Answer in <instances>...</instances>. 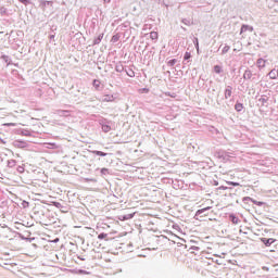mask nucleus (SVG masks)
<instances>
[{
	"label": "nucleus",
	"instance_id": "nucleus-1",
	"mask_svg": "<svg viewBox=\"0 0 278 278\" xmlns=\"http://www.w3.org/2000/svg\"><path fill=\"white\" fill-rule=\"evenodd\" d=\"M97 123L100 125V127L104 134H110V131H112V121H110L103 116H100L97 119Z\"/></svg>",
	"mask_w": 278,
	"mask_h": 278
},
{
	"label": "nucleus",
	"instance_id": "nucleus-2",
	"mask_svg": "<svg viewBox=\"0 0 278 278\" xmlns=\"http://www.w3.org/2000/svg\"><path fill=\"white\" fill-rule=\"evenodd\" d=\"M210 210H212V206H206L203 208H199L195 214H194V219L195 220H200V218H203L205 216H207L210 213Z\"/></svg>",
	"mask_w": 278,
	"mask_h": 278
},
{
	"label": "nucleus",
	"instance_id": "nucleus-3",
	"mask_svg": "<svg viewBox=\"0 0 278 278\" xmlns=\"http://www.w3.org/2000/svg\"><path fill=\"white\" fill-rule=\"evenodd\" d=\"M21 34H23L22 30H11L10 34H5V37H8V40L11 45H14V42H16L18 40V36H21Z\"/></svg>",
	"mask_w": 278,
	"mask_h": 278
},
{
	"label": "nucleus",
	"instance_id": "nucleus-4",
	"mask_svg": "<svg viewBox=\"0 0 278 278\" xmlns=\"http://www.w3.org/2000/svg\"><path fill=\"white\" fill-rule=\"evenodd\" d=\"M242 203H245V204L253 203V205H257L258 207L266 205V202L257 201L251 197H243Z\"/></svg>",
	"mask_w": 278,
	"mask_h": 278
},
{
	"label": "nucleus",
	"instance_id": "nucleus-5",
	"mask_svg": "<svg viewBox=\"0 0 278 278\" xmlns=\"http://www.w3.org/2000/svg\"><path fill=\"white\" fill-rule=\"evenodd\" d=\"M13 147H15L16 149H27V147H29V143H27V141L23 139H16L13 141Z\"/></svg>",
	"mask_w": 278,
	"mask_h": 278
},
{
	"label": "nucleus",
	"instance_id": "nucleus-6",
	"mask_svg": "<svg viewBox=\"0 0 278 278\" xmlns=\"http://www.w3.org/2000/svg\"><path fill=\"white\" fill-rule=\"evenodd\" d=\"M260 242H262V244H264V247H273V244H275V242H277V239L275 238H260Z\"/></svg>",
	"mask_w": 278,
	"mask_h": 278
},
{
	"label": "nucleus",
	"instance_id": "nucleus-7",
	"mask_svg": "<svg viewBox=\"0 0 278 278\" xmlns=\"http://www.w3.org/2000/svg\"><path fill=\"white\" fill-rule=\"evenodd\" d=\"M216 155L218 160H223V162H227L229 160V154L227 153V151H218L216 152Z\"/></svg>",
	"mask_w": 278,
	"mask_h": 278
},
{
	"label": "nucleus",
	"instance_id": "nucleus-8",
	"mask_svg": "<svg viewBox=\"0 0 278 278\" xmlns=\"http://www.w3.org/2000/svg\"><path fill=\"white\" fill-rule=\"evenodd\" d=\"M257 101L261 103V108H268V96L262 94Z\"/></svg>",
	"mask_w": 278,
	"mask_h": 278
},
{
	"label": "nucleus",
	"instance_id": "nucleus-9",
	"mask_svg": "<svg viewBox=\"0 0 278 278\" xmlns=\"http://www.w3.org/2000/svg\"><path fill=\"white\" fill-rule=\"evenodd\" d=\"M102 101H103V103H114L116 101V96H114V94H104Z\"/></svg>",
	"mask_w": 278,
	"mask_h": 278
},
{
	"label": "nucleus",
	"instance_id": "nucleus-10",
	"mask_svg": "<svg viewBox=\"0 0 278 278\" xmlns=\"http://www.w3.org/2000/svg\"><path fill=\"white\" fill-rule=\"evenodd\" d=\"M233 94V87L228 85L224 91L225 99H231V96Z\"/></svg>",
	"mask_w": 278,
	"mask_h": 278
},
{
	"label": "nucleus",
	"instance_id": "nucleus-11",
	"mask_svg": "<svg viewBox=\"0 0 278 278\" xmlns=\"http://www.w3.org/2000/svg\"><path fill=\"white\" fill-rule=\"evenodd\" d=\"M243 79L249 80L252 79V81H255V77H253V72L251 70L247 68L243 73Z\"/></svg>",
	"mask_w": 278,
	"mask_h": 278
},
{
	"label": "nucleus",
	"instance_id": "nucleus-12",
	"mask_svg": "<svg viewBox=\"0 0 278 278\" xmlns=\"http://www.w3.org/2000/svg\"><path fill=\"white\" fill-rule=\"evenodd\" d=\"M92 86L97 92H101L103 90V87H101V80L100 79H93Z\"/></svg>",
	"mask_w": 278,
	"mask_h": 278
},
{
	"label": "nucleus",
	"instance_id": "nucleus-13",
	"mask_svg": "<svg viewBox=\"0 0 278 278\" xmlns=\"http://www.w3.org/2000/svg\"><path fill=\"white\" fill-rule=\"evenodd\" d=\"M228 218L232 225H238V223H240V217H238L235 213H230Z\"/></svg>",
	"mask_w": 278,
	"mask_h": 278
},
{
	"label": "nucleus",
	"instance_id": "nucleus-14",
	"mask_svg": "<svg viewBox=\"0 0 278 278\" xmlns=\"http://www.w3.org/2000/svg\"><path fill=\"white\" fill-rule=\"evenodd\" d=\"M247 31H253V26L249 24H242L240 28V34H244Z\"/></svg>",
	"mask_w": 278,
	"mask_h": 278
},
{
	"label": "nucleus",
	"instance_id": "nucleus-15",
	"mask_svg": "<svg viewBox=\"0 0 278 278\" xmlns=\"http://www.w3.org/2000/svg\"><path fill=\"white\" fill-rule=\"evenodd\" d=\"M47 5H53V1H49V0L39 1V7L41 8V10L45 11V8H47Z\"/></svg>",
	"mask_w": 278,
	"mask_h": 278
},
{
	"label": "nucleus",
	"instance_id": "nucleus-16",
	"mask_svg": "<svg viewBox=\"0 0 278 278\" xmlns=\"http://www.w3.org/2000/svg\"><path fill=\"white\" fill-rule=\"evenodd\" d=\"M136 216V213H129L119 216V220H131Z\"/></svg>",
	"mask_w": 278,
	"mask_h": 278
},
{
	"label": "nucleus",
	"instance_id": "nucleus-17",
	"mask_svg": "<svg viewBox=\"0 0 278 278\" xmlns=\"http://www.w3.org/2000/svg\"><path fill=\"white\" fill-rule=\"evenodd\" d=\"M103 36H104V34L101 33L99 36L94 37V39L92 41V47H94L97 45H101V40H103Z\"/></svg>",
	"mask_w": 278,
	"mask_h": 278
},
{
	"label": "nucleus",
	"instance_id": "nucleus-18",
	"mask_svg": "<svg viewBox=\"0 0 278 278\" xmlns=\"http://www.w3.org/2000/svg\"><path fill=\"white\" fill-rule=\"evenodd\" d=\"M92 155H97L98 157H108V153L99 150H92Z\"/></svg>",
	"mask_w": 278,
	"mask_h": 278
},
{
	"label": "nucleus",
	"instance_id": "nucleus-19",
	"mask_svg": "<svg viewBox=\"0 0 278 278\" xmlns=\"http://www.w3.org/2000/svg\"><path fill=\"white\" fill-rule=\"evenodd\" d=\"M20 136H26L27 138H31V132L29 129L22 128L20 129Z\"/></svg>",
	"mask_w": 278,
	"mask_h": 278
},
{
	"label": "nucleus",
	"instance_id": "nucleus-20",
	"mask_svg": "<svg viewBox=\"0 0 278 278\" xmlns=\"http://www.w3.org/2000/svg\"><path fill=\"white\" fill-rule=\"evenodd\" d=\"M269 79H277L278 78V70L274 68L268 73Z\"/></svg>",
	"mask_w": 278,
	"mask_h": 278
},
{
	"label": "nucleus",
	"instance_id": "nucleus-21",
	"mask_svg": "<svg viewBox=\"0 0 278 278\" xmlns=\"http://www.w3.org/2000/svg\"><path fill=\"white\" fill-rule=\"evenodd\" d=\"M235 110H236V112H242V110H244V104L240 101H237L235 103Z\"/></svg>",
	"mask_w": 278,
	"mask_h": 278
},
{
	"label": "nucleus",
	"instance_id": "nucleus-22",
	"mask_svg": "<svg viewBox=\"0 0 278 278\" xmlns=\"http://www.w3.org/2000/svg\"><path fill=\"white\" fill-rule=\"evenodd\" d=\"M56 114L59 115V116H71V111H68V110H58L56 111Z\"/></svg>",
	"mask_w": 278,
	"mask_h": 278
},
{
	"label": "nucleus",
	"instance_id": "nucleus-23",
	"mask_svg": "<svg viewBox=\"0 0 278 278\" xmlns=\"http://www.w3.org/2000/svg\"><path fill=\"white\" fill-rule=\"evenodd\" d=\"M184 62L190 63L192 62V53L191 52H185L184 54Z\"/></svg>",
	"mask_w": 278,
	"mask_h": 278
},
{
	"label": "nucleus",
	"instance_id": "nucleus-24",
	"mask_svg": "<svg viewBox=\"0 0 278 278\" xmlns=\"http://www.w3.org/2000/svg\"><path fill=\"white\" fill-rule=\"evenodd\" d=\"M258 68H265L266 67V60H264L263 58H260L256 62Z\"/></svg>",
	"mask_w": 278,
	"mask_h": 278
},
{
	"label": "nucleus",
	"instance_id": "nucleus-25",
	"mask_svg": "<svg viewBox=\"0 0 278 278\" xmlns=\"http://www.w3.org/2000/svg\"><path fill=\"white\" fill-rule=\"evenodd\" d=\"M0 58H1V60H2L5 64H8V65H10L11 62H12V59L10 58V55L2 54Z\"/></svg>",
	"mask_w": 278,
	"mask_h": 278
},
{
	"label": "nucleus",
	"instance_id": "nucleus-26",
	"mask_svg": "<svg viewBox=\"0 0 278 278\" xmlns=\"http://www.w3.org/2000/svg\"><path fill=\"white\" fill-rule=\"evenodd\" d=\"M115 71H116V73H123V72H125V66H123V63H117L116 65H115Z\"/></svg>",
	"mask_w": 278,
	"mask_h": 278
},
{
	"label": "nucleus",
	"instance_id": "nucleus-27",
	"mask_svg": "<svg viewBox=\"0 0 278 278\" xmlns=\"http://www.w3.org/2000/svg\"><path fill=\"white\" fill-rule=\"evenodd\" d=\"M14 166H16V160H8L7 161L8 168H14Z\"/></svg>",
	"mask_w": 278,
	"mask_h": 278
},
{
	"label": "nucleus",
	"instance_id": "nucleus-28",
	"mask_svg": "<svg viewBox=\"0 0 278 278\" xmlns=\"http://www.w3.org/2000/svg\"><path fill=\"white\" fill-rule=\"evenodd\" d=\"M192 42H193V46L195 47V51H197L198 53H200L199 37H193Z\"/></svg>",
	"mask_w": 278,
	"mask_h": 278
},
{
	"label": "nucleus",
	"instance_id": "nucleus-29",
	"mask_svg": "<svg viewBox=\"0 0 278 278\" xmlns=\"http://www.w3.org/2000/svg\"><path fill=\"white\" fill-rule=\"evenodd\" d=\"M46 149H59V146L55 142H48L46 143Z\"/></svg>",
	"mask_w": 278,
	"mask_h": 278
},
{
	"label": "nucleus",
	"instance_id": "nucleus-30",
	"mask_svg": "<svg viewBox=\"0 0 278 278\" xmlns=\"http://www.w3.org/2000/svg\"><path fill=\"white\" fill-rule=\"evenodd\" d=\"M213 71L216 73V75H220V73H223V66L214 65Z\"/></svg>",
	"mask_w": 278,
	"mask_h": 278
},
{
	"label": "nucleus",
	"instance_id": "nucleus-31",
	"mask_svg": "<svg viewBox=\"0 0 278 278\" xmlns=\"http://www.w3.org/2000/svg\"><path fill=\"white\" fill-rule=\"evenodd\" d=\"M119 40H121V34H118V33L113 35L112 38H111V42H113V43H116Z\"/></svg>",
	"mask_w": 278,
	"mask_h": 278
},
{
	"label": "nucleus",
	"instance_id": "nucleus-32",
	"mask_svg": "<svg viewBox=\"0 0 278 278\" xmlns=\"http://www.w3.org/2000/svg\"><path fill=\"white\" fill-rule=\"evenodd\" d=\"M125 73L128 77H131V78L136 77V72H134L131 68L125 70Z\"/></svg>",
	"mask_w": 278,
	"mask_h": 278
},
{
	"label": "nucleus",
	"instance_id": "nucleus-33",
	"mask_svg": "<svg viewBox=\"0 0 278 278\" xmlns=\"http://www.w3.org/2000/svg\"><path fill=\"white\" fill-rule=\"evenodd\" d=\"M150 38L152 40H157V38H160V34H157V31H151L150 33Z\"/></svg>",
	"mask_w": 278,
	"mask_h": 278
},
{
	"label": "nucleus",
	"instance_id": "nucleus-34",
	"mask_svg": "<svg viewBox=\"0 0 278 278\" xmlns=\"http://www.w3.org/2000/svg\"><path fill=\"white\" fill-rule=\"evenodd\" d=\"M229 49H231V47H229L228 45H225V47L222 49V55L229 53Z\"/></svg>",
	"mask_w": 278,
	"mask_h": 278
},
{
	"label": "nucleus",
	"instance_id": "nucleus-35",
	"mask_svg": "<svg viewBox=\"0 0 278 278\" xmlns=\"http://www.w3.org/2000/svg\"><path fill=\"white\" fill-rule=\"evenodd\" d=\"M167 66H175L177 64V59H170L169 61L166 62Z\"/></svg>",
	"mask_w": 278,
	"mask_h": 278
},
{
	"label": "nucleus",
	"instance_id": "nucleus-36",
	"mask_svg": "<svg viewBox=\"0 0 278 278\" xmlns=\"http://www.w3.org/2000/svg\"><path fill=\"white\" fill-rule=\"evenodd\" d=\"M52 205H53V207H56L58 210H62V203H60L58 201H53Z\"/></svg>",
	"mask_w": 278,
	"mask_h": 278
},
{
	"label": "nucleus",
	"instance_id": "nucleus-37",
	"mask_svg": "<svg viewBox=\"0 0 278 278\" xmlns=\"http://www.w3.org/2000/svg\"><path fill=\"white\" fill-rule=\"evenodd\" d=\"M105 238H108V233L105 232H101L98 235V240H105Z\"/></svg>",
	"mask_w": 278,
	"mask_h": 278
},
{
	"label": "nucleus",
	"instance_id": "nucleus-38",
	"mask_svg": "<svg viewBox=\"0 0 278 278\" xmlns=\"http://www.w3.org/2000/svg\"><path fill=\"white\" fill-rule=\"evenodd\" d=\"M101 175H110V169L106 167H103L100 169Z\"/></svg>",
	"mask_w": 278,
	"mask_h": 278
},
{
	"label": "nucleus",
	"instance_id": "nucleus-39",
	"mask_svg": "<svg viewBox=\"0 0 278 278\" xmlns=\"http://www.w3.org/2000/svg\"><path fill=\"white\" fill-rule=\"evenodd\" d=\"M212 262L218 264V266H223V258H212Z\"/></svg>",
	"mask_w": 278,
	"mask_h": 278
},
{
	"label": "nucleus",
	"instance_id": "nucleus-40",
	"mask_svg": "<svg viewBox=\"0 0 278 278\" xmlns=\"http://www.w3.org/2000/svg\"><path fill=\"white\" fill-rule=\"evenodd\" d=\"M226 184L228 186H232L233 188H238V186H240V182H236V181H227Z\"/></svg>",
	"mask_w": 278,
	"mask_h": 278
},
{
	"label": "nucleus",
	"instance_id": "nucleus-41",
	"mask_svg": "<svg viewBox=\"0 0 278 278\" xmlns=\"http://www.w3.org/2000/svg\"><path fill=\"white\" fill-rule=\"evenodd\" d=\"M0 14L1 16H5V14H8V9L5 7L0 8Z\"/></svg>",
	"mask_w": 278,
	"mask_h": 278
},
{
	"label": "nucleus",
	"instance_id": "nucleus-42",
	"mask_svg": "<svg viewBox=\"0 0 278 278\" xmlns=\"http://www.w3.org/2000/svg\"><path fill=\"white\" fill-rule=\"evenodd\" d=\"M16 170L22 175V173H25V167L23 165H20L16 167Z\"/></svg>",
	"mask_w": 278,
	"mask_h": 278
},
{
	"label": "nucleus",
	"instance_id": "nucleus-43",
	"mask_svg": "<svg viewBox=\"0 0 278 278\" xmlns=\"http://www.w3.org/2000/svg\"><path fill=\"white\" fill-rule=\"evenodd\" d=\"M23 5H31V0H18Z\"/></svg>",
	"mask_w": 278,
	"mask_h": 278
},
{
	"label": "nucleus",
	"instance_id": "nucleus-44",
	"mask_svg": "<svg viewBox=\"0 0 278 278\" xmlns=\"http://www.w3.org/2000/svg\"><path fill=\"white\" fill-rule=\"evenodd\" d=\"M181 23H184V25H187L188 27H190V25H191L190 20H188V18H182Z\"/></svg>",
	"mask_w": 278,
	"mask_h": 278
},
{
	"label": "nucleus",
	"instance_id": "nucleus-45",
	"mask_svg": "<svg viewBox=\"0 0 278 278\" xmlns=\"http://www.w3.org/2000/svg\"><path fill=\"white\" fill-rule=\"evenodd\" d=\"M85 181H87V184H97V179L94 178H85Z\"/></svg>",
	"mask_w": 278,
	"mask_h": 278
},
{
	"label": "nucleus",
	"instance_id": "nucleus-46",
	"mask_svg": "<svg viewBox=\"0 0 278 278\" xmlns=\"http://www.w3.org/2000/svg\"><path fill=\"white\" fill-rule=\"evenodd\" d=\"M189 251H201V248L192 245L191 248H189Z\"/></svg>",
	"mask_w": 278,
	"mask_h": 278
},
{
	"label": "nucleus",
	"instance_id": "nucleus-47",
	"mask_svg": "<svg viewBox=\"0 0 278 278\" xmlns=\"http://www.w3.org/2000/svg\"><path fill=\"white\" fill-rule=\"evenodd\" d=\"M17 236L20 238V240H27V237H25V235L17 232Z\"/></svg>",
	"mask_w": 278,
	"mask_h": 278
},
{
	"label": "nucleus",
	"instance_id": "nucleus-48",
	"mask_svg": "<svg viewBox=\"0 0 278 278\" xmlns=\"http://www.w3.org/2000/svg\"><path fill=\"white\" fill-rule=\"evenodd\" d=\"M4 127H16V124L14 123H5L3 124Z\"/></svg>",
	"mask_w": 278,
	"mask_h": 278
},
{
	"label": "nucleus",
	"instance_id": "nucleus-49",
	"mask_svg": "<svg viewBox=\"0 0 278 278\" xmlns=\"http://www.w3.org/2000/svg\"><path fill=\"white\" fill-rule=\"evenodd\" d=\"M22 206H23L24 208L29 207V202L24 200V201L22 202Z\"/></svg>",
	"mask_w": 278,
	"mask_h": 278
},
{
	"label": "nucleus",
	"instance_id": "nucleus-50",
	"mask_svg": "<svg viewBox=\"0 0 278 278\" xmlns=\"http://www.w3.org/2000/svg\"><path fill=\"white\" fill-rule=\"evenodd\" d=\"M149 88L144 87L141 89L142 94H149Z\"/></svg>",
	"mask_w": 278,
	"mask_h": 278
},
{
	"label": "nucleus",
	"instance_id": "nucleus-51",
	"mask_svg": "<svg viewBox=\"0 0 278 278\" xmlns=\"http://www.w3.org/2000/svg\"><path fill=\"white\" fill-rule=\"evenodd\" d=\"M36 240V238L34 237H26L25 242H34Z\"/></svg>",
	"mask_w": 278,
	"mask_h": 278
},
{
	"label": "nucleus",
	"instance_id": "nucleus-52",
	"mask_svg": "<svg viewBox=\"0 0 278 278\" xmlns=\"http://www.w3.org/2000/svg\"><path fill=\"white\" fill-rule=\"evenodd\" d=\"M217 190H229V187L227 186H219Z\"/></svg>",
	"mask_w": 278,
	"mask_h": 278
},
{
	"label": "nucleus",
	"instance_id": "nucleus-53",
	"mask_svg": "<svg viewBox=\"0 0 278 278\" xmlns=\"http://www.w3.org/2000/svg\"><path fill=\"white\" fill-rule=\"evenodd\" d=\"M167 97H170L172 99H175V97H177V94L168 92Z\"/></svg>",
	"mask_w": 278,
	"mask_h": 278
},
{
	"label": "nucleus",
	"instance_id": "nucleus-54",
	"mask_svg": "<svg viewBox=\"0 0 278 278\" xmlns=\"http://www.w3.org/2000/svg\"><path fill=\"white\" fill-rule=\"evenodd\" d=\"M49 40H55V34L49 35Z\"/></svg>",
	"mask_w": 278,
	"mask_h": 278
},
{
	"label": "nucleus",
	"instance_id": "nucleus-55",
	"mask_svg": "<svg viewBox=\"0 0 278 278\" xmlns=\"http://www.w3.org/2000/svg\"><path fill=\"white\" fill-rule=\"evenodd\" d=\"M0 143L1 144H8V141H5L3 138L0 137Z\"/></svg>",
	"mask_w": 278,
	"mask_h": 278
},
{
	"label": "nucleus",
	"instance_id": "nucleus-56",
	"mask_svg": "<svg viewBox=\"0 0 278 278\" xmlns=\"http://www.w3.org/2000/svg\"><path fill=\"white\" fill-rule=\"evenodd\" d=\"M77 258L80 260V262H86V257L77 255Z\"/></svg>",
	"mask_w": 278,
	"mask_h": 278
},
{
	"label": "nucleus",
	"instance_id": "nucleus-57",
	"mask_svg": "<svg viewBox=\"0 0 278 278\" xmlns=\"http://www.w3.org/2000/svg\"><path fill=\"white\" fill-rule=\"evenodd\" d=\"M79 274H80V275H87L88 271H86L85 269H79Z\"/></svg>",
	"mask_w": 278,
	"mask_h": 278
},
{
	"label": "nucleus",
	"instance_id": "nucleus-58",
	"mask_svg": "<svg viewBox=\"0 0 278 278\" xmlns=\"http://www.w3.org/2000/svg\"><path fill=\"white\" fill-rule=\"evenodd\" d=\"M271 229H264V233H270Z\"/></svg>",
	"mask_w": 278,
	"mask_h": 278
},
{
	"label": "nucleus",
	"instance_id": "nucleus-59",
	"mask_svg": "<svg viewBox=\"0 0 278 278\" xmlns=\"http://www.w3.org/2000/svg\"><path fill=\"white\" fill-rule=\"evenodd\" d=\"M213 186H218V180H214Z\"/></svg>",
	"mask_w": 278,
	"mask_h": 278
},
{
	"label": "nucleus",
	"instance_id": "nucleus-60",
	"mask_svg": "<svg viewBox=\"0 0 278 278\" xmlns=\"http://www.w3.org/2000/svg\"><path fill=\"white\" fill-rule=\"evenodd\" d=\"M263 270H270V269L266 266H263Z\"/></svg>",
	"mask_w": 278,
	"mask_h": 278
},
{
	"label": "nucleus",
	"instance_id": "nucleus-61",
	"mask_svg": "<svg viewBox=\"0 0 278 278\" xmlns=\"http://www.w3.org/2000/svg\"><path fill=\"white\" fill-rule=\"evenodd\" d=\"M181 29H182L184 31H188V29H186V27H184V26H181Z\"/></svg>",
	"mask_w": 278,
	"mask_h": 278
},
{
	"label": "nucleus",
	"instance_id": "nucleus-62",
	"mask_svg": "<svg viewBox=\"0 0 278 278\" xmlns=\"http://www.w3.org/2000/svg\"><path fill=\"white\" fill-rule=\"evenodd\" d=\"M112 0H104L105 3H110Z\"/></svg>",
	"mask_w": 278,
	"mask_h": 278
},
{
	"label": "nucleus",
	"instance_id": "nucleus-63",
	"mask_svg": "<svg viewBox=\"0 0 278 278\" xmlns=\"http://www.w3.org/2000/svg\"><path fill=\"white\" fill-rule=\"evenodd\" d=\"M213 129L216 131V134H218V130L215 127H213Z\"/></svg>",
	"mask_w": 278,
	"mask_h": 278
},
{
	"label": "nucleus",
	"instance_id": "nucleus-64",
	"mask_svg": "<svg viewBox=\"0 0 278 278\" xmlns=\"http://www.w3.org/2000/svg\"><path fill=\"white\" fill-rule=\"evenodd\" d=\"M26 233H28V236H31V232H30V231H26Z\"/></svg>",
	"mask_w": 278,
	"mask_h": 278
}]
</instances>
